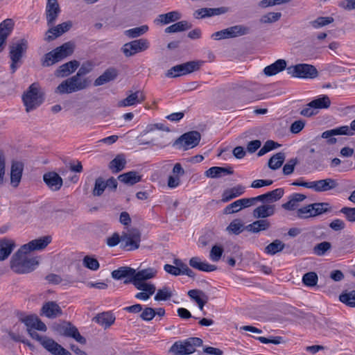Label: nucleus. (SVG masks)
Listing matches in <instances>:
<instances>
[{
  "instance_id": "39448f33",
  "label": "nucleus",
  "mask_w": 355,
  "mask_h": 355,
  "mask_svg": "<svg viewBox=\"0 0 355 355\" xmlns=\"http://www.w3.org/2000/svg\"><path fill=\"white\" fill-rule=\"evenodd\" d=\"M31 338L38 341L40 345L52 355H72L68 350L56 343L53 339L39 334H31Z\"/></svg>"
},
{
  "instance_id": "680f3d73",
  "label": "nucleus",
  "mask_w": 355,
  "mask_h": 355,
  "mask_svg": "<svg viewBox=\"0 0 355 355\" xmlns=\"http://www.w3.org/2000/svg\"><path fill=\"white\" fill-rule=\"evenodd\" d=\"M318 275L314 272H309L304 275L302 282L307 286H314L318 282Z\"/></svg>"
},
{
  "instance_id": "a18cd8bd",
  "label": "nucleus",
  "mask_w": 355,
  "mask_h": 355,
  "mask_svg": "<svg viewBox=\"0 0 355 355\" xmlns=\"http://www.w3.org/2000/svg\"><path fill=\"white\" fill-rule=\"evenodd\" d=\"M60 60L56 51L53 49L44 55V58L42 60V65L43 67H49Z\"/></svg>"
},
{
  "instance_id": "6e6552de",
  "label": "nucleus",
  "mask_w": 355,
  "mask_h": 355,
  "mask_svg": "<svg viewBox=\"0 0 355 355\" xmlns=\"http://www.w3.org/2000/svg\"><path fill=\"white\" fill-rule=\"evenodd\" d=\"M28 49V42L25 39H21L13 42L10 46V58L11 60L10 69L15 73L18 68V63L21 62L23 55Z\"/></svg>"
},
{
  "instance_id": "69168bd1",
  "label": "nucleus",
  "mask_w": 355,
  "mask_h": 355,
  "mask_svg": "<svg viewBox=\"0 0 355 355\" xmlns=\"http://www.w3.org/2000/svg\"><path fill=\"white\" fill-rule=\"evenodd\" d=\"M242 205L241 202V200H237L232 203L227 205L223 210V214H231L234 213H236L241 209H242Z\"/></svg>"
},
{
  "instance_id": "1a4fd4ad",
  "label": "nucleus",
  "mask_w": 355,
  "mask_h": 355,
  "mask_svg": "<svg viewBox=\"0 0 355 355\" xmlns=\"http://www.w3.org/2000/svg\"><path fill=\"white\" fill-rule=\"evenodd\" d=\"M141 234L139 230L131 229L121 234V248L126 250H135L139 248Z\"/></svg>"
},
{
  "instance_id": "4d7b16f0",
  "label": "nucleus",
  "mask_w": 355,
  "mask_h": 355,
  "mask_svg": "<svg viewBox=\"0 0 355 355\" xmlns=\"http://www.w3.org/2000/svg\"><path fill=\"white\" fill-rule=\"evenodd\" d=\"M282 17L281 12H270L263 15L260 19L262 24H271L277 21Z\"/></svg>"
},
{
  "instance_id": "e433bc0d",
  "label": "nucleus",
  "mask_w": 355,
  "mask_h": 355,
  "mask_svg": "<svg viewBox=\"0 0 355 355\" xmlns=\"http://www.w3.org/2000/svg\"><path fill=\"white\" fill-rule=\"evenodd\" d=\"M245 192V187L237 185L230 189L225 190L222 196L223 202H228L233 198L241 196Z\"/></svg>"
},
{
  "instance_id": "79ce46f5",
  "label": "nucleus",
  "mask_w": 355,
  "mask_h": 355,
  "mask_svg": "<svg viewBox=\"0 0 355 355\" xmlns=\"http://www.w3.org/2000/svg\"><path fill=\"white\" fill-rule=\"evenodd\" d=\"M126 164V160L123 155H118L112 159L109 164V168L113 173H119L122 171Z\"/></svg>"
},
{
  "instance_id": "f03ea898",
  "label": "nucleus",
  "mask_w": 355,
  "mask_h": 355,
  "mask_svg": "<svg viewBox=\"0 0 355 355\" xmlns=\"http://www.w3.org/2000/svg\"><path fill=\"white\" fill-rule=\"evenodd\" d=\"M91 83L89 78H82L74 75L63 80L55 89V93L60 94H71L87 88Z\"/></svg>"
},
{
  "instance_id": "864d4df0",
  "label": "nucleus",
  "mask_w": 355,
  "mask_h": 355,
  "mask_svg": "<svg viewBox=\"0 0 355 355\" xmlns=\"http://www.w3.org/2000/svg\"><path fill=\"white\" fill-rule=\"evenodd\" d=\"M312 208L313 210V216L321 215L331 210L329 204L327 202L313 203Z\"/></svg>"
},
{
  "instance_id": "09e8293b",
  "label": "nucleus",
  "mask_w": 355,
  "mask_h": 355,
  "mask_svg": "<svg viewBox=\"0 0 355 355\" xmlns=\"http://www.w3.org/2000/svg\"><path fill=\"white\" fill-rule=\"evenodd\" d=\"M284 248V243L282 241L276 239L265 248V252L270 255H274L283 250Z\"/></svg>"
},
{
  "instance_id": "cd10ccee",
  "label": "nucleus",
  "mask_w": 355,
  "mask_h": 355,
  "mask_svg": "<svg viewBox=\"0 0 355 355\" xmlns=\"http://www.w3.org/2000/svg\"><path fill=\"white\" fill-rule=\"evenodd\" d=\"M23 164L19 162H13L10 171V183L14 187H17L21 178Z\"/></svg>"
},
{
  "instance_id": "c85d7f7f",
  "label": "nucleus",
  "mask_w": 355,
  "mask_h": 355,
  "mask_svg": "<svg viewBox=\"0 0 355 355\" xmlns=\"http://www.w3.org/2000/svg\"><path fill=\"white\" fill-rule=\"evenodd\" d=\"M135 288L138 290L143 291V292H140L136 294L135 297L141 300H147L149 299L150 295L154 294L155 292V286L154 284H133Z\"/></svg>"
},
{
  "instance_id": "72a5a7b5",
  "label": "nucleus",
  "mask_w": 355,
  "mask_h": 355,
  "mask_svg": "<svg viewBox=\"0 0 355 355\" xmlns=\"http://www.w3.org/2000/svg\"><path fill=\"white\" fill-rule=\"evenodd\" d=\"M15 242L12 240L4 239L0 241V261H3L8 257L14 248Z\"/></svg>"
},
{
  "instance_id": "a878e982",
  "label": "nucleus",
  "mask_w": 355,
  "mask_h": 355,
  "mask_svg": "<svg viewBox=\"0 0 355 355\" xmlns=\"http://www.w3.org/2000/svg\"><path fill=\"white\" fill-rule=\"evenodd\" d=\"M306 198V196L302 193H295L288 197V201L282 205L285 210L293 211L299 206V203Z\"/></svg>"
},
{
  "instance_id": "c756f323",
  "label": "nucleus",
  "mask_w": 355,
  "mask_h": 355,
  "mask_svg": "<svg viewBox=\"0 0 355 355\" xmlns=\"http://www.w3.org/2000/svg\"><path fill=\"white\" fill-rule=\"evenodd\" d=\"M234 171L232 168L212 166L205 172V175L210 178H218L226 175H232Z\"/></svg>"
},
{
  "instance_id": "7c9ffc66",
  "label": "nucleus",
  "mask_w": 355,
  "mask_h": 355,
  "mask_svg": "<svg viewBox=\"0 0 355 355\" xmlns=\"http://www.w3.org/2000/svg\"><path fill=\"white\" fill-rule=\"evenodd\" d=\"M270 223L267 219H260L254 221L245 227V230L248 232L257 234L261 231H265L270 228Z\"/></svg>"
},
{
  "instance_id": "4468645a",
  "label": "nucleus",
  "mask_w": 355,
  "mask_h": 355,
  "mask_svg": "<svg viewBox=\"0 0 355 355\" xmlns=\"http://www.w3.org/2000/svg\"><path fill=\"white\" fill-rule=\"evenodd\" d=\"M61 12V8L58 0H47L45 15L48 26L54 25Z\"/></svg>"
},
{
  "instance_id": "ddd939ff",
  "label": "nucleus",
  "mask_w": 355,
  "mask_h": 355,
  "mask_svg": "<svg viewBox=\"0 0 355 355\" xmlns=\"http://www.w3.org/2000/svg\"><path fill=\"white\" fill-rule=\"evenodd\" d=\"M200 134L197 131H191L182 135L175 142L180 148L187 150L198 146L200 141Z\"/></svg>"
},
{
  "instance_id": "8fccbe9b",
  "label": "nucleus",
  "mask_w": 355,
  "mask_h": 355,
  "mask_svg": "<svg viewBox=\"0 0 355 355\" xmlns=\"http://www.w3.org/2000/svg\"><path fill=\"white\" fill-rule=\"evenodd\" d=\"M244 230L245 227L241 219L233 220L227 227V231L236 235L239 234Z\"/></svg>"
},
{
  "instance_id": "3c124183",
  "label": "nucleus",
  "mask_w": 355,
  "mask_h": 355,
  "mask_svg": "<svg viewBox=\"0 0 355 355\" xmlns=\"http://www.w3.org/2000/svg\"><path fill=\"white\" fill-rule=\"evenodd\" d=\"M339 300L349 306L355 307V291L343 293L340 295Z\"/></svg>"
},
{
  "instance_id": "20e7f679",
  "label": "nucleus",
  "mask_w": 355,
  "mask_h": 355,
  "mask_svg": "<svg viewBox=\"0 0 355 355\" xmlns=\"http://www.w3.org/2000/svg\"><path fill=\"white\" fill-rule=\"evenodd\" d=\"M202 345V340L197 337L189 338L184 340H178L170 348V352L174 355H186L192 354L196 351V347Z\"/></svg>"
},
{
  "instance_id": "a19ab883",
  "label": "nucleus",
  "mask_w": 355,
  "mask_h": 355,
  "mask_svg": "<svg viewBox=\"0 0 355 355\" xmlns=\"http://www.w3.org/2000/svg\"><path fill=\"white\" fill-rule=\"evenodd\" d=\"M14 22L11 19H6L0 23V38L6 41L12 31Z\"/></svg>"
},
{
  "instance_id": "2f4dec72",
  "label": "nucleus",
  "mask_w": 355,
  "mask_h": 355,
  "mask_svg": "<svg viewBox=\"0 0 355 355\" xmlns=\"http://www.w3.org/2000/svg\"><path fill=\"white\" fill-rule=\"evenodd\" d=\"M188 295L198 305L200 310L202 311L205 304L208 301L207 295L200 290L193 289L188 292Z\"/></svg>"
},
{
  "instance_id": "423d86ee",
  "label": "nucleus",
  "mask_w": 355,
  "mask_h": 355,
  "mask_svg": "<svg viewBox=\"0 0 355 355\" xmlns=\"http://www.w3.org/2000/svg\"><path fill=\"white\" fill-rule=\"evenodd\" d=\"M203 63L204 61L202 60H193L177 64L166 71V76L168 78H176L191 73L199 70Z\"/></svg>"
},
{
  "instance_id": "5701e85b",
  "label": "nucleus",
  "mask_w": 355,
  "mask_h": 355,
  "mask_svg": "<svg viewBox=\"0 0 355 355\" xmlns=\"http://www.w3.org/2000/svg\"><path fill=\"white\" fill-rule=\"evenodd\" d=\"M275 205L265 204L260 205L253 210L252 214L254 218H266L274 215Z\"/></svg>"
},
{
  "instance_id": "6ab92c4d",
  "label": "nucleus",
  "mask_w": 355,
  "mask_h": 355,
  "mask_svg": "<svg viewBox=\"0 0 355 355\" xmlns=\"http://www.w3.org/2000/svg\"><path fill=\"white\" fill-rule=\"evenodd\" d=\"M338 183L333 178L313 181L312 189L315 192H326L338 187Z\"/></svg>"
},
{
  "instance_id": "0e129e2a",
  "label": "nucleus",
  "mask_w": 355,
  "mask_h": 355,
  "mask_svg": "<svg viewBox=\"0 0 355 355\" xmlns=\"http://www.w3.org/2000/svg\"><path fill=\"white\" fill-rule=\"evenodd\" d=\"M331 245L329 242L323 241L317 244L313 248V253L318 256H322L331 248Z\"/></svg>"
},
{
  "instance_id": "e2e57ef3",
  "label": "nucleus",
  "mask_w": 355,
  "mask_h": 355,
  "mask_svg": "<svg viewBox=\"0 0 355 355\" xmlns=\"http://www.w3.org/2000/svg\"><path fill=\"white\" fill-rule=\"evenodd\" d=\"M83 266L92 270H97L99 267L98 260L90 256H85L83 260Z\"/></svg>"
},
{
  "instance_id": "7ed1b4c3",
  "label": "nucleus",
  "mask_w": 355,
  "mask_h": 355,
  "mask_svg": "<svg viewBox=\"0 0 355 355\" xmlns=\"http://www.w3.org/2000/svg\"><path fill=\"white\" fill-rule=\"evenodd\" d=\"M44 94L38 83L31 84L22 95L26 111L29 112L39 107L44 101Z\"/></svg>"
},
{
  "instance_id": "f257e3e1",
  "label": "nucleus",
  "mask_w": 355,
  "mask_h": 355,
  "mask_svg": "<svg viewBox=\"0 0 355 355\" xmlns=\"http://www.w3.org/2000/svg\"><path fill=\"white\" fill-rule=\"evenodd\" d=\"M28 253L26 250H21V248H20L13 255L10 266L14 272L19 274L28 273L38 265L37 259L28 257Z\"/></svg>"
},
{
  "instance_id": "4be33fe9",
  "label": "nucleus",
  "mask_w": 355,
  "mask_h": 355,
  "mask_svg": "<svg viewBox=\"0 0 355 355\" xmlns=\"http://www.w3.org/2000/svg\"><path fill=\"white\" fill-rule=\"evenodd\" d=\"M79 62L77 60H71L64 63L59 67L55 71V76L57 77H66L74 72L79 67Z\"/></svg>"
},
{
  "instance_id": "37998d69",
  "label": "nucleus",
  "mask_w": 355,
  "mask_h": 355,
  "mask_svg": "<svg viewBox=\"0 0 355 355\" xmlns=\"http://www.w3.org/2000/svg\"><path fill=\"white\" fill-rule=\"evenodd\" d=\"M55 50L62 60L73 53L74 44L71 42H65L60 46L55 48Z\"/></svg>"
},
{
  "instance_id": "aec40b11",
  "label": "nucleus",
  "mask_w": 355,
  "mask_h": 355,
  "mask_svg": "<svg viewBox=\"0 0 355 355\" xmlns=\"http://www.w3.org/2000/svg\"><path fill=\"white\" fill-rule=\"evenodd\" d=\"M43 180L47 187L53 191L60 189L63 184L62 178L55 172H48L44 174Z\"/></svg>"
},
{
  "instance_id": "393cba45",
  "label": "nucleus",
  "mask_w": 355,
  "mask_h": 355,
  "mask_svg": "<svg viewBox=\"0 0 355 355\" xmlns=\"http://www.w3.org/2000/svg\"><path fill=\"white\" fill-rule=\"evenodd\" d=\"M286 66L287 63L285 60L279 59L274 63L266 67L263 69V72L268 76H274L284 71L285 69H287Z\"/></svg>"
},
{
  "instance_id": "338daca9",
  "label": "nucleus",
  "mask_w": 355,
  "mask_h": 355,
  "mask_svg": "<svg viewBox=\"0 0 355 355\" xmlns=\"http://www.w3.org/2000/svg\"><path fill=\"white\" fill-rule=\"evenodd\" d=\"M223 252V249L221 246L214 245L210 251L209 258L213 261H218L220 260Z\"/></svg>"
},
{
  "instance_id": "ea45409f",
  "label": "nucleus",
  "mask_w": 355,
  "mask_h": 355,
  "mask_svg": "<svg viewBox=\"0 0 355 355\" xmlns=\"http://www.w3.org/2000/svg\"><path fill=\"white\" fill-rule=\"evenodd\" d=\"M331 105V100L327 95H320L318 98L311 101V105L315 108V111L322 109H327Z\"/></svg>"
},
{
  "instance_id": "49530a36",
  "label": "nucleus",
  "mask_w": 355,
  "mask_h": 355,
  "mask_svg": "<svg viewBox=\"0 0 355 355\" xmlns=\"http://www.w3.org/2000/svg\"><path fill=\"white\" fill-rule=\"evenodd\" d=\"M285 159V154L279 152L274 155L268 161V166L272 169L276 170L281 167Z\"/></svg>"
},
{
  "instance_id": "052dcab7",
  "label": "nucleus",
  "mask_w": 355,
  "mask_h": 355,
  "mask_svg": "<svg viewBox=\"0 0 355 355\" xmlns=\"http://www.w3.org/2000/svg\"><path fill=\"white\" fill-rule=\"evenodd\" d=\"M172 292L168 287L164 286L159 289L155 296V300L162 301L169 300L172 296Z\"/></svg>"
},
{
  "instance_id": "603ef678",
  "label": "nucleus",
  "mask_w": 355,
  "mask_h": 355,
  "mask_svg": "<svg viewBox=\"0 0 355 355\" xmlns=\"http://www.w3.org/2000/svg\"><path fill=\"white\" fill-rule=\"evenodd\" d=\"M334 21V18L331 17H320L316 19L311 21L309 24L315 29L320 28L327 26Z\"/></svg>"
},
{
  "instance_id": "0eeeda50",
  "label": "nucleus",
  "mask_w": 355,
  "mask_h": 355,
  "mask_svg": "<svg viewBox=\"0 0 355 355\" xmlns=\"http://www.w3.org/2000/svg\"><path fill=\"white\" fill-rule=\"evenodd\" d=\"M286 70L287 73L294 78L313 79L318 76L317 69L309 64H297L287 67Z\"/></svg>"
},
{
  "instance_id": "5fc2aeb1",
  "label": "nucleus",
  "mask_w": 355,
  "mask_h": 355,
  "mask_svg": "<svg viewBox=\"0 0 355 355\" xmlns=\"http://www.w3.org/2000/svg\"><path fill=\"white\" fill-rule=\"evenodd\" d=\"M268 197V204L277 202L279 199H281L284 194V190L282 188H278L274 189L271 191H268L266 193Z\"/></svg>"
},
{
  "instance_id": "c9c22d12",
  "label": "nucleus",
  "mask_w": 355,
  "mask_h": 355,
  "mask_svg": "<svg viewBox=\"0 0 355 355\" xmlns=\"http://www.w3.org/2000/svg\"><path fill=\"white\" fill-rule=\"evenodd\" d=\"M135 270L130 267H120L117 270L112 272V277L115 279H121L127 278L126 279H133Z\"/></svg>"
},
{
  "instance_id": "b1692460",
  "label": "nucleus",
  "mask_w": 355,
  "mask_h": 355,
  "mask_svg": "<svg viewBox=\"0 0 355 355\" xmlns=\"http://www.w3.org/2000/svg\"><path fill=\"white\" fill-rule=\"evenodd\" d=\"M42 313L49 318H55L62 314V310L55 302H47L42 308Z\"/></svg>"
},
{
  "instance_id": "f704fd0d",
  "label": "nucleus",
  "mask_w": 355,
  "mask_h": 355,
  "mask_svg": "<svg viewBox=\"0 0 355 355\" xmlns=\"http://www.w3.org/2000/svg\"><path fill=\"white\" fill-rule=\"evenodd\" d=\"M118 180L124 184L133 185L141 181V176L139 175L138 172L132 171L120 175Z\"/></svg>"
},
{
  "instance_id": "412c9836",
  "label": "nucleus",
  "mask_w": 355,
  "mask_h": 355,
  "mask_svg": "<svg viewBox=\"0 0 355 355\" xmlns=\"http://www.w3.org/2000/svg\"><path fill=\"white\" fill-rule=\"evenodd\" d=\"M60 333L64 336L73 338L80 344L86 343V339L80 335L78 329L71 323L62 326Z\"/></svg>"
},
{
  "instance_id": "de8ad7c7",
  "label": "nucleus",
  "mask_w": 355,
  "mask_h": 355,
  "mask_svg": "<svg viewBox=\"0 0 355 355\" xmlns=\"http://www.w3.org/2000/svg\"><path fill=\"white\" fill-rule=\"evenodd\" d=\"M148 31V26L147 25H142L139 27L126 30L125 31L124 34L129 38H137L145 34Z\"/></svg>"
},
{
  "instance_id": "473e14b6",
  "label": "nucleus",
  "mask_w": 355,
  "mask_h": 355,
  "mask_svg": "<svg viewBox=\"0 0 355 355\" xmlns=\"http://www.w3.org/2000/svg\"><path fill=\"white\" fill-rule=\"evenodd\" d=\"M117 76V71L114 68H109L105 70L102 75L98 77L94 81L95 86L103 85L111 80H113Z\"/></svg>"
},
{
  "instance_id": "f3484780",
  "label": "nucleus",
  "mask_w": 355,
  "mask_h": 355,
  "mask_svg": "<svg viewBox=\"0 0 355 355\" xmlns=\"http://www.w3.org/2000/svg\"><path fill=\"white\" fill-rule=\"evenodd\" d=\"M51 237L49 236L40 237L23 245L21 247V250H26L27 252H30L33 250H42L44 249L51 243Z\"/></svg>"
},
{
  "instance_id": "2eb2a0df",
  "label": "nucleus",
  "mask_w": 355,
  "mask_h": 355,
  "mask_svg": "<svg viewBox=\"0 0 355 355\" xmlns=\"http://www.w3.org/2000/svg\"><path fill=\"white\" fill-rule=\"evenodd\" d=\"M157 272V270L153 268L144 269L138 271L137 272H135L133 275V279H125L124 283H132L133 284H148V283H146L145 281L155 277Z\"/></svg>"
},
{
  "instance_id": "9b49d317",
  "label": "nucleus",
  "mask_w": 355,
  "mask_h": 355,
  "mask_svg": "<svg viewBox=\"0 0 355 355\" xmlns=\"http://www.w3.org/2000/svg\"><path fill=\"white\" fill-rule=\"evenodd\" d=\"M150 48V42L146 38H140L125 43L121 47V51L125 57H131L134 55L145 51Z\"/></svg>"
},
{
  "instance_id": "4c0bfd02",
  "label": "nucleus",
  "mask_w": 355,
  "mask_h": 355,
  "mask_svg": "<svg viewBox=\"0 0 355 355\" xmlns=\"http://www.w3.org/2000/svg\"><path fill=\"white\" fill-rule=\"evenodd\" d=\"M181 18V15L178 11H171L166 14L159 15L155 20L157 24H167Z\"/></svg>"
},
{
  "instance_id": "dca6fc26",
  "label": "nucleus",
  "mask_w": 355,
  "mask_h": 355,
  "mask_svg": "<svg viewBox=\"0 0 355 355\" xmlns=\"http://www.w3.org/2000/svg\"><path fill=\"white\" fill-rule=\"evenodd\" d=\"M72 26L70 21L63 22L55 26H49V29L46 32L44 40L47 42L52 41L68 31Z\"/></svg>"
},
{
  "instance_id": "f8f14e48",
  "label": "nucleus",
  "mask_w": 355,
  "mask_h": 355,
  "mask_svg": "<svg viewBox=\"0 0 355 355\" xmlns=\"http://www.w3.org/2000/svg\"><path fill=\"white\" fill-rule=\"evenodd\" d=\"M355 134V119L351 121L350 125H343L334 129L326 130L322 132V137L328 139V143L330 144H335L336 139L334 137L336 135H347L353 136Z\"/></svg>"
},
{
  "instance_id": "6e6d98bb",
  "label": "nucleus",
  "mask_w": 355,
  "mask_h": 355,
  "mask_svg": "<svg viewBox=\"0 0 355 355\" xmlns=\"http://www.w3.org/2000/svg\"><path fill=\"white\" fill-rule=\"evenodd\" d=\"M106 188L105 181L101 177L96 179L92 193L94 196H100L103 194Z\"/></svg>"
},
{
  "instance_id": "9d476101",
  "label": "nucleus",
  "mask_w": 355,
  "mask_h": 355,
  "mask_svg": "<svg viewBox=\"0 0 355 355\" xmlns=\"http://www.w3.org/2000/svg\"><path fill=\"white\" fill-rule=\"evenodd\" d=\"M250 28L243 25H235L214 33L211 37L216 40L243 36L250 33Z\"/></svg>"
},
{
  "instance_id": "13d9d810",
  "label": "nucleus",
  "mask_w": 355,
  "mask_h": 355,
  "mask_svg": "<svg viewBox=\"0 0 355 355\" xmlns=\"http://www.w3.org/2000/svg\"><path fill=\"white\" fill-rule=\"evenodd\" d=\"M313 204L308 205L297 209V216L300 218L313 217Z\"/></svg>"
},
{
  "instance_id": "bb28decb",
  "label": "nucleus",
  "mask_w": 355,
  "mask_h": 355,
  "mask_svg": "<svg viewBox=\"0 0 355 355\" xmlns=\"http://www.w3.org/2000/svg\"><path fill=\"white\" fill-rule=\"evenodd\" d=\"M189 265L195 269L204 272H212L217 269L215 265L209 264L206 261H202L198 257L191 258Z\"/></svg>"
},
{
  "instance_id": "774afa93",
  "label": "nucleus",
  "mask_w": 355,
  "mask_h": 355,
  "mask_svg": "<svg viewBox=\"0 0 355 355\" xmlns=\"http://www.w3.org/2000/svg\"><path fill=\"white\" fill-rule=\"evenodd\" d=\"M298 161L297 158H293L289 159L283 167V173L285 175H289L294 171L295 166L297 164Z\"/></svg>"
},
{
  "instance_id": "bf43d9fd",
  "label": "nucleus",
  "mask_w": 355,
  "mask_h": 355,
  "mask_svg": "<svg viewBox=\"0 0 355 355\" xmlns=\"http://www.w3.org/2000/svg\"><path fill=\"white\" fill-rule=\"evenodd\" d=\"M37 318V317L34 316H26L21 320L26 326L27 331L31 337L32 333L38 334L36 331L34 330Z\"/></svg>"
},
{
  "instance_id": "a211bd4d",
  "label": "nucleus",
  "mask_w": 355,
  "mask_h": 355,
  "mask_svg": "<svg viewBox=\"0 0 355 355\" xmlns=\"http://www.w3.org/2000/svg\"><path fill=\"white\" fill-rule=\"evenodd\" d=\"M146 99V96L141 90L135 92H130L128 96L119 101L118 106L120 107L132 106L137 104H140Z\"/></svg>"
},
{
  "instance_id": "c03bdc74",
  "label": "nucleus",
  "mask_w": 355,
  "mask_h": 355,
  "mask_svg": "<svg viewBox=\"0 0 355 355\" xmlns=\"http://www.w3.org/2000/svg\"><path fill=\"white\" fill-rule=\"evenodd\" d=\"M191 27V25L189 24L187 21H180L175 24H173L169 26H168L165 29V33H178L184 31L189 29Z\"/></svg>"
},
{
  "instance_id": "58836bf2",
  "label": "nucleus",
  "mask_w": 355,
  "mask_h": 355,
  "mask_svg": "<svg viewBox=\"0 0 355 355\" xmlns=\"http://www.w3.org/2000/svg\"><path fill=\"white\" fill-rule=\"evenodd\" d=\"M94 320L98 324L104 327L105 328L110 327L115 320V317L109 312H103L98 314Z\"/></svg>"
}]
</instances>
